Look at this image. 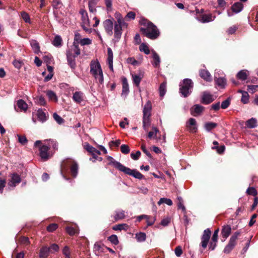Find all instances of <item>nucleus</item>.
Instances as JSON below:
<instances>
[{"label":"nucleus","mask_w":258,"mask_h":258,"mask_svg":"<svg viewBox=\"0 0 258 258\" xmlns=\"http://www.w3.org/2000/svg\"><path fill=\"white\" fill-rule=\"evenodd\" d=\"M108 240L113 244L117 245L119 241L116 235H112L108 237Z\"/></svg>","instance_id":"47"},{"label":"nucleus","mask_w":258,"mask_h":258,"mask_svg":"<svg viewBox=\"0 0 258 258\" xmlns=\"http://www.w3.org/2000/svg\"><path fill=\"white\" fill-rule=\"evenodd\" d=\"M152 110V104L150 101H148L143 109V126L145 130H147V127L150 124V116Z\"/></svg>","instance_id":"4"},{"label":"nucleus","mask_w":258,"mask_h":258,"mask_svg":"<svg viewBox=\"0 0 258 258\" xmlns=\"http://www.w3.org/2000/svg\"><path fill=\"white\" fill-rule=\"evenodd\" d=\"M231 232V228L230 225H224L222 227V230H221V234L222 236V237L224 238V240H222L223 241H224L229 236Z\"/></svg>","instance_id":"22"},{"label":"nucleus","mask_w":258,"mask_h":258,"mask_svg":"<svg viewBox=\"0 0 258 258\" xmlns=\"http://www.w3.org/2000/svg\"><path fill=\"white\" fill-rule=\"evenodd\" d=\"M91 43V40L88 38H83L80 40V44L82 45H89Z\"/></svg>","instance_id":"62"},{"label":"nucleus","mask_w":258,"mask_h":258,"mask_svg":"<svg viewBox=\"0 0 258 258\" xmlns=\"http://www.w3.org/2000/svg\"><path fill=\"white\" fill-rule=\"evenodd\" d=\"M30 42L34 52L36 54L39 53L40 49L38 42L35 40H31Z\"/></svg>","instance_id":"31"},{"label":"nucleus","mask_w":258,"mask_h":258,"mask_svg":"<svg viewBox=\"0 0 258 258\" xmlns=\"http://www.w3.org/2000/svg\"><path fill=\"white\" fill-rule=\"evenodd\" d=\"M151 52L153 59V61L152 62V63L155 68H158L159 67L161 62L160 56L155 50H152Z\"/></svg>","instance_id":"23"},{"label":"nucleus","mask_w":258,"mask_h":258,"mask_svg":"<svg viewBox=\"0 0 258 258\" xmlns=\"http://www.w3.org/2000/svg\"><path fill=\"white\" fill-rule=\"evenodd\" d=\"M214 101L213 96L207 92H204L202 97V103L208 104Z\"/></svg>","instance_id":"20"},{"label":"nucleus","mask_w":258,"mask_h":258,"mask_svg":"<svg viewBox=\"0 0 258 258\" xmlns=\"http://www.w3.org/2000/svg\"><path fill=\"white\" fill-rule=\"evenodd\" d=\"M240 232L236 231L230 237L228 243L226 245L224 249L223 252L225 253H229L234 248L236 244V240Z\"/></svg>","instance_id":"7"},{"label":"nucleus","mask_w":258,"mask_h":258,"mask_svg":"<svg viewBox=\"0 0 258 258\" xmlns=\"http://www.w3.org/2000/svg\"><path fill=\"white\" fill-rule=\"evenodd\" d=\"M142 26L140 30L147 38L154 40L160 35V31L153 23L145 18H141L139 21Z\"/></svg>","instance_id":"1"},{"label":"nucleus","mask_w":258,"mask_h":258,"mask_svg":"<svg viewBox=\"0 0 258 258\" xmlns=\"http://www.w3.org/2000/svg\"><path fill=\"white\" fill-rule=\"evenodd\" d=\"M58 227L57 224L55 223H52L48 225L47 227V230L49 232H53Z\"/></svg>","instance_id":"57"},{"label":"nucleus","mask_w":258,"mask_h":258,"mask_svg":"<svg viewBox=\"0 0 258 258\" xmlns=\"http://www.w3.org/2000/svg\"><path fill=\"white\" fill-rule=\"evenodd\" d=\"M120 150L121 152L124 154H127L129 153L130 151V149L128 146L125 144H123L120 146Z\"/></svg>","instance_id":"49"},{"label":"nucleus","mask_w":258,"mask_h":258,"mask_svg":"<svg viewBox=\"0 0 258 258\" xmlns=\"http://www.w3.org/2000/svg\"><path fill=\"white\" fill-rule=\"evenodd\" d=\"M50 253V249L48 247L44 246L40 250L39 257L40 258H47Z\"/></svg>","instance_id":"27"},{"label":"nucleus","mask_w":258,"mask_h":258,"mask_svg":"<svg viewBox=\"0 0 258 258\" xmlns=\"http://www.w3.org/2000/svg\"><path fill=\"white\" fill-rule=\"evenodd\" d=\"M166 92V83L165 82L162 83L159 87L160 95L163 97Z\"/></svg>","instance_id":"41"},{"label":"nucleus","mask_w":258,"mask_h":258,"mask_svg":"<svg viewBox=\"0 0 258 258\" xmlns=\"http://www.w3.org/2000/svg\"><path fill=\"white\" fill-rule=\"evenodd\" d=\"M125 217V211L122 210H117L115 211L114 218L115 221L122 219Z\"/></svg>","instance_id":"30"},{"label":"nucleus","mask_w":258,"mask_h":258,"mask_svg":"<svg viewBox=\"0 0 258 258\" xmlns=\"http://www.w3.org/2000/svg\"><path fill=\"white\" fill-rule=\"evenodd\" d=\"M127 24H115L114 23V37L118 41L120 38L122 33V28H126Z\"/></svg>","instance_id":"9"},{"label":"nucleus","mask_w":258,"mask_h":258,"mask_svg":"<svg viewBox=\"0 0 258 258\" xmlns=\"http://www.w3.org/2000/svg\"><path fill=\"white\" fill-rule=\"evenodd\" d=\"M73 100L77 103H80L84 99V94L81 91H76L73 94Z\"/></svg>","instance_id":"25"},{"label":"nucleus","mask_w":258,"mask_h":258,"mask_svg":"<svg viewBox=\"0 0 258 258\" xmlns=\"http://www.w3.org/2000/svg\"><path fill=\"white\" fill-rule=\"evenodd\" d=\"M238 92L242 94L241 102L244 104L247 103L249 100V95L247 92L242 90H239Z\"/></svg>","instance_id":"38"},{"label":"nucleus","mask_w":258,"mask_h":258,"mask_svg":"<svg viewBox=\"0 0 258 258\" xmlns=\"http://www.w3.org/2000/svg\"><path fill=\"white\" fill-rule=\"evenodd\" d=\"M90 73L100 84L104 82L103 72L98 60H92L90 63Z\"/></svg>","instance_id":"3"},{"label":"nucleus","mask_w":258,"mask_h":258,"mask_svg":"<svg viewBox=\"0 0 258 258\" xmlns=\"http://www.w3.org/2000/svg\"><path fill=\"white\" fill-rule=\"evenodd\" d=\"M139 48L141 51L144 52L146 54H149L150 53L149 47L145 43L141 44Z\"/></svg>","instance_id":"44"},{"label":"nucleus","mask_w":258,"mask_h":258,"mask_svg":"<svg viewBox=\"0 0 258 258\" xmlns=\"http://www.w3.org/2000/svg\"><path fill=\"white\" fill-rule=\"evenodd\" d=\"M103 26L107 35L111 36L113 34V20L110 19L105 20L103 22Z\"/></svg>","instance_id":"12"},{"label":"nucleus","mask_w":258,"mask_h":258,"mask_svg":"<svg viewBox=\"0 0 258 258\" xmlns=\"http://www.w3.org/2000/svg\"><path fill=\"white\" fill-rule=\"evenodd\" d=\"M81 26L83 30L85 31V32L90 33L92 31V29L90 28V24H85L84 23L81 24Z\"/></svg>","instance_id":"56"},{"label":"nucleus","mask_w":258,"mask_h":258,"mask_svg":"<svg viewBox=\"0 0 258 258\" xmlns=\"http://www.w3.org/2000/svg\"><path fill=\"white\" fill-rule=\"evenodd\" d=\"M113 54L111 48H107V62L113 61Z\"/></svg>","instance_id":"51"},{"label":"nucleus","mask_w":258,"mask_h":258,"mask_svg":"<svg viewBox=\"0 0 258 258\" xmlns=\"http://www.w3.org/2000/svg\"><path fill=\"white\" fill-rule=\"evenodd\" d=\"M21 16L26 23H28L29 24L31 23L30 16L27 13L24 11L21 12Z\"/></svg>","instance_id":"43"},{"label":"nucleus","mask_w":258,"mask_h":258,"mask_svg":"<svg viewBox=\"0 0 258 258\" xmlns=\"http://www.w3.org/2000/svg\"><path fill=\"white\" fill-rule=\"evenodd\" d=\"M246 125L247 127L250 128H255L257 126V120L255 118H251L248 119L246 122Z\"/></svg>","instance_id":"33"},{"label":"nucleus","mask_w":258,"mask_h":258,"mask_svg":"<svg viewBox=\"0 0 258 258\" xmlns=\"http://www.w3.org/2000/svg\"><path fill=\"white\" fill-rule=\"evenodd\" d=\"M217 126V124L212 122H206L204 125V128L207 132H210L212 129L214 128Z\"/></svg>","instance_id":"40"},{"label":"nucleus","mask_w":258,"mask_h":258,"mask_svg":"<svg viewBox=\"0 0 258 258\" xmlns=\"http://www.w3.org/2000/svg\"><path fill=\"white\" fill-rule=\"evenodd\" d=\"M84 148L91 155H94L95 152V148L90 145L88 143H86L84 146Z\"/></svg>","instance_id":"45"},{"label":"nucleus","mask_w":258,"mask_h":258,"mask_svg":"<svg viewBox=\"0 0 258 258\" xmlns=\"http://www.w3.org/2000/svg\"><path fill=\"white\" fill-rule=\"evenodd\" d=\"M127 62L133 66H137L139 64V62L136 60L134 57H128L127 59Z\"/></svg>","instance_id":"63"},{"label":"nucleus","mask_w":258,"mask_h":258,"mask_svg":"<svg viewBox=\"0 0 258 258\" xmlns=\"http://www.w3.org/2000/svg\"><path fill=\"white\" fill-rule=\"evenodd\" d=\"M47 142H48V147H50V148L51 146H52L54 149H57L58 145L57 143L55 141L52 140H49L48 141H47Z\"/></svg>","instance_id":"60"},{"label":"nucleus","mask_w":258,"mask_h":258,"mask_svg":"<svg viewBox=\"0 0 258 258\" xmlns=\"http://www.w3.org/2000/svg\"><path fill=\"white\" fill-rule=\"evenodd\" d=\"M200 76L207 82H211L212 80V76L209 72L205 69H202L199 72Z\"/></svg>","instance_id":"18"},{"label":"nucleus","mask_w":258,"mask_h":258,"mask_svg":"<svg viewBox=\"0 0 258 258\" xmlns=\"http://www.w3.org/2000/svg\"><path fill=\"white\" fill-rule=\"evenodd\" d=\"M187 127L191 133H195L197 131V127L196 125V120L195 118H190L188 120V123L187 124Z\"/></svg>","instance_id":"24"},{"label":"nucleus","mask_w":258,"mask_h":258,"mask_svg":"<svg viewBox=\"0 0 258 258\" xmlns=\"http://www.w3.org/2000/svg\"><path fill=\"white\" fill-rule=\"evenodd\" d=\"M37 116L39 121L44 123L47 120L48 114L46 113L44 110L41 108L37 110Z\"/></svg>","instance_id":"19"},{"label":"nucleus","mask_w":258,"mask_h":258,"mask_svg":"<svg viewBox=\"0 0 258 258\" xmlns=\"http://www.w3.org/2000/svg\"><path fill=\"white\" fill-rule=\"evenodd\" d=\"M49 149L50 147L45 145L40 147V156L43 161H46L51 156L48 152Z\"/></svg>","instance_id":"10"},{"label":"nucleus","mask_w":258,"mask_h":258,"mask_svg":"<svg viewBox=\"0 0 258 258\" xmlns=\"http://www.w3.org/2000/svg\"><path fill=\"white\" fill-rule=\"evenodd\" d=\"M62 39L59 35H56L52 41V44L57 47H60L62 45Z\"/></svg>","instance_id":"36"},{"label":"nucleus","mask_w":258,"mask_h":258,"mask_svg":"<svg viewBox=\"0 0 258 258\" xmlns=\"http://www.w3.org/2000/svg\"><path fill=\"white\" fill-rule=\"evenodd\" d=\"M105 249L106 247L100 242H96L93 246V252L97 256H99L101 255L102 253L104 252Z\"/></svg>","instance_id":"14"},{"label":"nucleus","mask_w":258,"mask_h":258,"mask_svg":"<svg viewBox=\"0 0 258 258\" xmlns=\"http://www.w3.org/2000/svg\"><path fill=\"white\" fill-rule=\"evenodd\" d=\"M141 153L140 151H138L135 153H132L131 154V158L134 160H137L141 156Z\"/></svg>","instance_id":"61"},{"label":"nucleus","mask_w":258,"mask_h":258,"mask_svg":"<svg viewBox=\"0 0 258 258\" xmlns=\"http://www.w3.org/2000/svg\"><path fill=\"white\" fill-rule=\"evenodd\" d=\"M17 105L22 111H26L28 108L27 104L22 99H20L18 101Z\"/></svg>","instance_id":"37"},{"label":"nucleus","mask_w":258,"mask_h":258,"mask_svg":"<svg viewBox=\"0 0 258 258\" xmlns=\"http://www.w3.org/2000/svg\"><path fill=\"white\" fill-rule=\"evenodd\" d=\"M248 75V72L247 70H243L239 71L236 76L237 78L242 81L245 80Z\"/></svg>","instance_id":"32"},{"label":"nucleus","mask_w":258,"mask_h":258,"mask_svg":"<svg viewBox=\"0 0 258 258\" xmlns=\"http://www.w3.org/2000/svg\"><path fill=\"white\" fill-rule=\"evenodd\" d=\"M243 8V5L240 2L235 3L231 6L232 12L228 11L227 15L228 17H231L233 15V13L235 14L239 13L242 10Z\"/></svg>","instance_id":"13"},{"label":"nucleus","mask_w":258,"mask_h":258,"mask_svg":"<svg viewBox=\"0 0 258 258\" xmlns=\"http://www.w3.org/2000/svg\"><path fill=\"white\" fill-rule=\"evenodd\" d=\"M80 14L81 15L82 23H84L85 24H89L90 21L86 11L83 9H81L80 11Z\"/></svg>","instance_id":"29"},{"label":"nucleus","mask_w":258,"mask_h":258,"mask_svg":"<svg viewBox=\"0 0 258 258\" xmlns=\"http://www.w3.org/2000/svg\"><path fill=\"white\" fill-rule=\"evenodd\" d=\"M135 238L139 242H144L146 239V234L144 232L137 233L135 235Z\"/></svg>","instance_id":"35"},{"label":"nucleus","mask_w":258,"mask_h":258,"mask_svg":"<svg viewBox=\"0 0 258 258\" xmlns=\"http://www.w3.org/2000/svg\"><path fill=\"white\" fill-rule=\"evenodd\" d=\"M133 83L136 87H139L141 80L144 77V74L142 73H140L138 74H132Z\"/></svg>","instance_id":"21"},{"label":"nucleus","mask_w":258,"mask_h":258,"mask_svg":"<svg viewBox=\"0 0 258 258\" xmlns=\"http://www.w3.org/2000/svg\"><path fill=\"white\" fill-rule=\"evenodd\" d=\"M204 107L199 104L195 105L191 109V114L193 116H197L200 115L204 110Z\"/></svg>","instance_id":"16"},{"label":"nucleus","mask_w":258,"mask_h":258,"mask_svg":"<svg viewBox=\"0 0 258 258\" xmlns=\"http://www.w3.org/2000/svg\"><path fill=\"white\" fill-rule=\"evenodd\" d=\"M192 88V80L189 79H185L180 84V92L183 97H186L191 93Z\"/></svg>","instance_id":"6"},{"label":"nucleus","mask_w":258,"mask_h":258,"mask_svg":"<svg viewBox=\"0 0 258 258\" xmlns=\"http://www.w3.org/2000/svg\"><path fill=\"white\" fill-rule=\"evenodd\" d=\"M52 5L54 9H57L61 7L62 4L59 0H53Z\"/></svg>","instance_id":"53"},{"label":"nucleus","mask_w":258,"mask_h":258,"mask_svg":"<svg viewBox=\"0 0 258 258\" xmlns=\"http://www.w3.org/2000/svg\"><path fill=\"white\" fill-rule=\"evenodd\" d=\"M246 193L248 195L255 196L257 195V191L256 189L253 187H248L246 190Z\"/></svg>","instance_id":"54"},{"label":"nucleus","mask_w":258,"mask_h":258,"mask_svg":"<svg viewBox=\"0 0 258 258\" xmlns=\"http://www.w3.org/2000/svg\"><path fill=\"white\" fill-rule=\"evenodd\" d=\"M62 253L64 255L66 258H70V248L68 246H65L62 249Z\"/></svg>","instance_id":"55"},{"label":"nucleus","mask_w":258,"mask_h":258,"mask_svg":"<svg viewBox=\"0 0 258 258\" xmlns=\"http://www.w3.org/2000/svg\"><path fill=\"white\" fill-rule=\"evenodd\" d=\"M153 132H150L148 134V137L152 138L153 137L156 138L157 134L159 132L156 127H153Z\"/></svg>","instance_id":"48"},{"label":"nucleus","mask_w":258,"mask_h":258,"mask_svg":"<svg viewBox=\"0 0 258 258\" xmlns=\"http://www.w3.org/2000/svg\"><path fill=\"white\" fill-rule=\"evenodd\" d=\"M66 231L70 235H73L77 232V230L72 227H66Z\"/></svg>","instance_id":"64"},{"label":"nucleus","mask_w":258,"mask_h":258,"mask_svg":"<svg viewBox=\"0 0 258 258\" xmlns=\"http://www.w3.org/2000/svg\"><path fill=\"white\" fill-rule=\"evenodd\" d=\"M67 60L68 64L72 69H75L76 66L75 62V56L73 55L72 54L67 52Z\"/></svg>","instance_id":"26"},{"label":"nucleus","mask_w":258,"mask_h":258,"mask_svg":"<svg viewBox=\"0 0 258 258\" xmlns=\"http://www.w3.org/2000/svg\"><path fill=\"white\" fill-rule=\"evenodd\" d=\"M165 203L168 206H171L173 204L171 200L169 199H167L165 198H161L158 202V204L159 205H161V204Z\"/></svg>","instance_id":"42"},{"label":"nucleus","mask_w":258,"mask_h":258,"mask_svg":"<svg viewBox=\"0 0 258 258\" xmlns=\"http://www.w3.org/2000/svg\"><path fill=\"white\" fill-rule=\"evenodd\" d=\"M114 17L116 20V22L115 23V24H127L125 22L124 19L119 12H116L114 14Z\"/></svg>","instance_id":"34"},{"label":"nucleus","mask_w":258,"mask_h":258,"mask_svg":"<svg viewBox=\"0 0 258 258\" xmlns=\"http://www.w3.org/2000/svg\"><path fill=\"white\" fill-rule=\"evenodd\" d=\"M215 19V16H213L212 14H204L200 17L198 18V20L203 23H206L213 21Z\"/></svg>","instance_id":"17"},{"label":"nucleus","mask_w":258,"mask_h":258,"mask_svg":"<svg viewBox=\"0 0 258 258\" xmlns=\"http://www.w3.org/2000/svg\"><path fill=\"white\" fill-rule=\"evenodd\" d=\"M215 81L216 84L221 88H224L226 85V80L224 78L215 77Z\"/></svg>","instance_id":"28"},{"label":"nucleus","mask_w":258,"mask_h":258,"mask_svg":"<svg viewBox=\"0 0 258 258\" xmlns=\"http://www.w3.org/2000/svg\"><path fill=\"white\" fill-rule=\"evenodd\" d=\"M17 136L19 143L22 145H25L27 143L28 140L25 136H21L19 135H17Z\"/></svg>","instance_id":"58"},{"label":"nucleus","mask_w":258,"mask_h":258,"mask_svg":"<svg viewBox=\"0 0 258 258\" xmlns=\"http://www.w3.org/2000/svg\"><path fill=\"white\" fill-rule=\"evenodd\" d=\"M46 95L48 96L49 100L51 101H53L54 102H57L58 100L57 96L56 94L51 90H48L46 92Z\"/></svg>","instance_id":"39"},{"label":"nucleus","mask_w":258,"mask_h":258,"mask_svg":"<svg viewBox=\"0 0 258 258\" xmlns=\"http://www.w3.org/2000/svg\"><path fill=\"white\" fill-rule=\"evenodd\" d=\"M64 168H70L71 175L76 177L78 173L79 166L78 163L72 159H67L64 160L61 165Z\"/></svg>","instance_id":"5"},{"label":"nucleus","mask_w":258,"mask_h":258,"mask_svg":"<svg viewBox=\"0 0 258 258\" xmlns=\"http://www.w3.org/2000/svg\"><path fill=\"white\" fill-rule=\"evenodd\" d=\"M107 11H110L112 9V0H104Z\"/></svg>","instance_id":"59"},{"label":"nucleus","mask_w":258,"mask_h":258,"mask_svg":"<svg viewBox=\"0 0 258 258\" xmlns=\"http://www.w3.org/2000/svg\"><path fill=\"white\" fill-rule=\"evenodd\" d=\"M107 159L109 161L108 164L109 165L113 166L119 171L122 172L125 174L132 176L134 178L138 179H142L144 178V176L137 169H131L128 167H125L119 162L114 160L111 156H108Z\"/></svg>","instance_id":"2"},{"label":"nucleus","mask_w":258,"mask_h":258,"mask_svg":"<svg viewBox=\"0 0 258 258\" xmlns=\"http://www.w3.org/2000/svg\"><path fill=\"white\" fill-rule=\"evenodd\" d=\"M211 232L209 229H206L204 230L201 239V246L205 249L207 247L209 239L211 236Z\"/></svg>","instance_id":"11"},{"label":"nucleus","mask_w":258,"mask_h":258,"mask_svg":"<svg viewBox=\"0 0 258 258\" xmlns=\"http://www.w3.org/2000/svg\"><path fill=\"white\" fill-rule=\"evenodd\" d=\"M10 179L8 182V186L9 188H14L17 184L21 182V178L20 176L16 173H13L10 175Z\"/></svg>","instance_id":"8"},{"label":"nucleus","mask_w":258,"mask_h":258,"mask_svg":"<svg viewBox=\"0 0 258 258\" xmlns=\"http://www.w3.org/2000/svg\"><path fill=\"white\" fill-rule=\"evenodd\" d=\"M48 248L50 249V253H54L58 251L59 248L58 245L55 243L52 244L50 247H48Z\"/></svg>","instance_id":"50"},{"label":"nucleus","mask_w":258,"mask_h":258,"mask_svg":"<svg viewBox=\"0 0 258 258\" xmlns=\"http://www.w3.org/2000/svg\"><path fill=\"white\" fill-rule=\"evenodd\" d=\"M53 117L54 120L59 124L63 122L64 120L56 113H54Z\"/></svg>","instance_id":"52"},{"label":"nucleus","mask_w":258,"mask_h":258,"mask_svg":"<svg viewBox=\"0 0 258 258\" xmlns=\"http://www.w3.org/2000/svg\"><path fill=\"white\" fill-rule=\"evenodd\" d=\"M36 102L41 106H45L46 104V101L42 96H38L36 98Z\"/></svg>","instance_id":"46"},{"label":"nucleus","mask_w":258,"mask_h":258,"mask_svg":"<svg viewBox=\"0 0 258 258\" xmlns=\"http://www.w3.org/2000/svg\"><path fill=\"white\" fill-rule=\"evenodd\" d=\"M122 87L121 96L126 97V96L128 94L130 90L127 80L125 77H123L122 79Z\"/></svg>","instance_id":"15"}]
</instances>
